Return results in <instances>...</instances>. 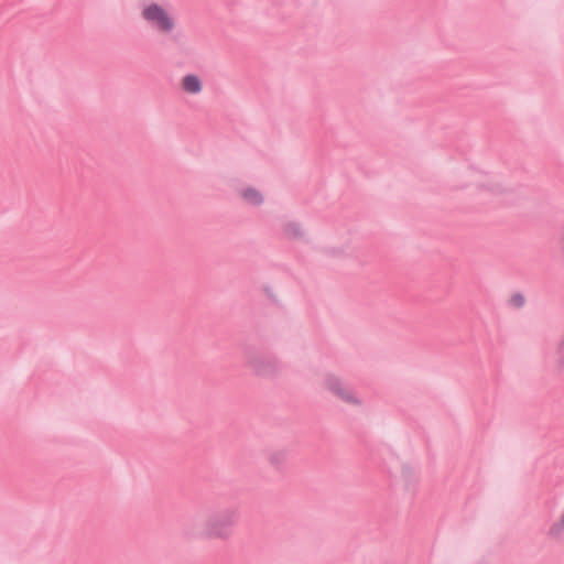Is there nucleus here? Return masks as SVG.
Wrapping results in <instances>:
<instances>
[{"label": "nucleus", "instance_id": "obj_8", "mask_svg": "<svg viewBox=\"0 0 564 564\" xmlns=\"http://www.w3.org/2000/svg\"><path fill=\"white\" fill-rule=\"evenodd\" d=\"M557 351H558V354L564 356V339L558 345Z\"/></svg>", "mask_w": 564, "mask_h": 564}, {"label": "nucleus", "instance_id": "obj_3", "mask_svg": "<svg viewBox=\"0 0 564 564\" xmlns=\"http://www.w3.org/2000/svg\"><path fill=\"white\" fill-rule=\"evenodd\" d=\"M325 386L327 389L333 391L336 395H338L341 400L352 404H359V399L354 394L351 390H349L343 382L336 377H328L325 380Z\"/></svg>", "mask_w": 564, "mask_h": 564}, {"label": "nucleus", "instance_id": "obj_5", "mask_svg": "<svg viewBox=\"0 0 564 564\" xmlns=\"http://www.w3.org/2000/svg\"><path fill=\"white\" fill-rule=\"evenodd\" d=\"M241 195L251 205H260L263 200L262 195L254 188H246Z\"/></svg>", "mask_w": 564, "mask_h": 564}, {"label": "nucleus", "instance_id": "obj_1", "mask_svg": "<svg viewBox=\"0 0 564 564\" xmlns=\"http://www.w3.org/2000/svg\"><path fill=\"white\" fill-rule=\"evenodd\" d=\"M235 516L232 513H221L207 519L204 533L210 539L227 540L232 534Z\"/></svg>", "mask_w": 564, "mask_h": 564}, {"label": "nucleus", "instance_id": "obj_7", "mask_svg": "<svg viewBox=\"0 0 564 564\" xmlns=\"http://www.w3.org/2000/svg\"><path fill=\"white\" fill-rule=\"evenodd\" d=\"M510 302L512 303V305L519 307L524 303V297L521 294H516L511 296Z\"/></svg>", "mask_w": 564, "mask_h": 564}, {"label": "nucleus", "instance_id": "obj_6", "mask_svg": "<svg viewBox=\"0 0 564 564\" xmlns=\"http://www.w3.org/2000/svg\"><path fill=\"white\" fill-rule=\"evenodd\" d=\"M286 232L290 237H296L302 234V229L299 224L290 223L286 225Z\"/></svg>", "mask_w": 564, "mask_h": 564}, {"label": "nucleus", "instance_id": "obj_2", "mask_svg": "<svg viewBox=\"0 0 564 564\" xmlns=\"http://www.w3.org/2000/svg\"><path fill=\"white\" fill-rule=\"evenodd\" d=\"M143 18L160 31L167 32L173 28V20L160 6L153 3L142 10Z\"/></svg>", "mask_w": 564, "mask_h": 564}, {"label": "nucleus", "instance_id": "obj_4", "mask_svg": "<svg viewBox=\"0 0 564 564\" xmlns=\"http://www.w3.org/2000/svg\"><path fill=\"white\" fill-rule=\"evenodd\" d=\"M181 88L183 91L197 95L202 91V80L197 75L187 74L181 79Z\"/></svg>", "mask_w": 564, "mask_h": 564}, {"label": "nucleus", "instance_id": "obj_9", "mask_svg": "<svg viewBox=\"0 0 564 564\" xmlns=\"http://www.w3.org/2000/svg\"><path fill=\"white\" fill-rule=\"evenodd\" d=\"M562 250L564 252V237H563V240H562Z\"/></svg>", "mask_w": 564, "mask_h": 564}]
</instances>
